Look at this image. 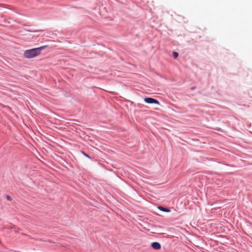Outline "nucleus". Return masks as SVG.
Here are the masks:
<instances>
[{"mask_svg": "<svg viewBox=\"0 0 252 252\" xmlns=\"http://www.w3.org/2000/svg\"><path fill=\"white\" fill-rule=\"evenodd\" d=\"M48 47V45L27 50L24 53V56L27 59L35 58L41 54V51Z\"/></svg>", "mask_w": 252, "mask_h": 252, "instance_id": "nucleus-1", "label": "nucleus"}, {"mask_svg": "<svg viewBox=\"0 0 252 252\" xmlns=\"http://www.w3.org/2000/svg\"><path fill=\"white\" fill-rule=\"evenodd\" d=\"M144 101L145 102H146L147 103H149V104L155 103V104H157L158 105L159 104V102L157 100H156L154 98H151V97L145 98L144 99Z\"/></svg>", "mask_w": 252, "mask_h": 252, "instance_id": "nucleus-2", "label": "nucleus"}, {"mask_svg": "<svg viewBox=\"0 0 252 252\" xmlns=\"http://www.w3.org/2000/svg\"><path fill=\"white\" fill-rule=\"evenodd\" d=\"M152 247L156 250H158L161 249V245L158 242H153L151 244Z\"/></svg>", "mask_w": 252, "mask_h": 252, "instance_id": "nucleus-3", "label": "nucleus"}, {"mask_svg": "<svg viewBox=\"0 0 252 252\" xmlns=\"http://www.w3.org/2000/svg\"><path fill=\"white\" fill-rule=\"evenodd\" d=\"M158 209L160 210V211L165 212H170V210L167 208H164L162 206H158Z\"/></svg>", "mask_w": 252, "mask_h": 252, "instance_id": "nucleus-4", "label": "nucleus"}, {"mask_svg": "<svg viewBox=\"0 0 252 252\" xmlns=\"http://www.w3.org/2000/svg\"><path fill=\"white\" fill-rule=\"evenodd\" d=\"M178 53H177V52H174L173 53V57L175 59L177 58L178 57Z\"/></svg>", "mask_w": 252, "mask_h": 252, "instance_id": "nucleus-5", "label": "nucleus"}, {"mask_svg": "<svg viewBox=\"0 0 252 252\" xmlns=\"http://www.w3.org/2000/svg\"><path fill=\"white\" fill-rule=\"evenodd\" d=\"M82 154L85 156H86V157L88 158H90V156L89 155H88L87 154H86V153H85L84 152H82Z\"/></svg>", "mask_w": 252, "mask_h": 252, "instance_id": "nucleus-6", "label": "nucleus"}, {"mask_svg": "<svg viewBox=\"0 0 252 252\" xmlns=\"http://www.w3.org/2000/svg\"><path fill=\"white\" fill-rule=\"evenodd\" d=\"M7 199L8 200H12V198L11 196H7Z\"/></svg>", "mask_w": 252, "mask_h": 252, "instance_id": "nucleus-7", "label": "nucleus"}]
</instances>
